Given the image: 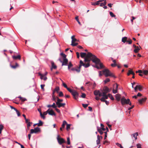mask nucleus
<instances>
[{"mask_svg": "<svg viewBox=\"0 0 148 148\" xmlns=\"http://www.w3.org/2000/svg\"><path fill=\"white\" fill-rule=\"evenodd\" d=\"M97 131L101 135L103 133L101 129L98 128L97 129Z\"/></svg>", "mask_w": 148, "mask_h": 148, "instance_id": "7c9ffc66", "label": "nucleus"}, {"mask_svg": "<svg viewBox=\"0 0 148 148\" xmlns=\"http://www.w3.org/2000/svg\"><path fill=\"white\" fill-rule=\"evenodd\" d=\"M63 100L62 99H60L58 98H57V102H58V103H60V102H62L63 101Z\"/></svg>", "mask_w": 148, "mask_h": 148, "instance_id": "37998d69", "label": "nucleus"}, {"mask_svg": "<svg viewBox=\"0 0 148 148\" xmlns=\"http://www.w3.org/2000/svg\"><path fill=\"white\" fill-rule=\"evenodd\" d=\"M51 70H52V69H56L57 68V66L54 64V62L53 61L51 62Z\"/></svg>", "mask_w": 148, "mask_h": 148, "instance_id": "6ab92c4d", "label": "nucleus"}, {"mask_svg": "<svg viewBox=\"0 0 148 148\" xmlns=\"http://www.w3.org/2000/svg\"><path fill=\"white\" fill-rule=\"evenodd\" d=\"M55 110H56V111L58 113H60V110L59 109H57V108H55Z\"/></svg>", "mask_w": 148, "mask_h": 148, "instance_id": "e2e57ef3", "label": "nucleus"}, {"mask_svg": "<svg viewBox=\"0 0 148 148\" xmlns=\"http://www.w3.org/2000/svg\"><path fill=\"white\" fill-rule=\"evenodd\" d=\"M67 143L68 145H70L71 143L70 141V139L69 137L67 138Z\"/></svg>", "mask_w": 148, "mask_h": 148, "instance_id": "4c0bfd02", "label": "nucleus"}, {"mask_svg": "<svg viewBox=\"0 0 148 148\" xmlns=\"http://www.w3.org/2000/svg\"><path fill=\"white\" fill-rule=\"evenodd\" d=\"M75 19L77 21L78 23L80 25H81V24L80 22H79V19H78V16H77L75 17Z\"/></svg>", "mask_w": 148, "mask_h": 148, "instance_id": "e433bc0d", "label": "nucleus"}, {"mask_svg": "<svg viewBox=\"0 0 148 148\" xmlns=\"http://www.w3.org/2000/svg\"><path fill=\"white\" fill-rule=\"evenodd\" d=\"M143 73L145 75H147L148 74V70H143Z\"/></svg>", "mask_w": 148, "mask_h": 148, "instance_id": "2f4dec72", "label": "nucleus"}, {"mask_svg": "<svg viewBox=\"0 0 148 148\" xmlns=\"http://www.w3.org/2000/svg\"><path fill=\"white\" fill-rule=\"evenodd\" d=\"M132 135L133 137L135 138V140L137 139V136L138 135V134L137 133H135L134 134Z\"/></svg>", "mask_w": 148, "mask_h": 148, "instance_id": "c756f323", "label": "nucleus"}, {"mask_svg": "<svg viewBox=\"0 0 148 148\" xmlns=\"http://www.w3.org/2000/svg\"><path fill=\"white\" fill-rule=\"evenodd\" d=\"M73 66V65L71 63V62H70L69 64V65H68V66L71 67Z\"/></svg>", "mask_w": 148, "mask_h": 148, "instance_id": "338daca9", "label": "nucleus"}, {"mask_svg": "<svg viewBox=\"0 0 148 148\" xmlns=\"http://www.w3.org/2000/svg\"><path fill=\"white\" fill-rule=\"evenodd\" d=\"M27 100V99H26V98H23V97H22L21 99V100L22 101H26Z\"/></svg>", "mask_w": 148, "mask_h": 148, "instance_id": "5fc2aeb1", "label": "nucleus"}, {"mask_svg": "<svg viewBox=\"0 0 148 148\" xmlns=\"http://www.w3.org/2000/svg\"><path fill=\"white\" fill-rule=\"evenodd\" d=\"M121 102L122 104L123 105L125 104H128L130 106L131 105V103L130 100L129 99H127V100L124 97H123L121 99Z\"/></svg>", "mask_w": 148, "mask_h": 148, "instance_id": "39448f33", "label": "nucleus"}, {"mask_svg": "<svg viewBox=\"0 0 148 148\" xmlns=\"http://www.w3.org/2000/svg\"><path fill=\"white\" fill-rule=\"evenodd\" d=\"M67 124V122L65 121H64L63 122V123L62 125V127L63 128H64L65 127V126Z\"/></svg>", "mask_w": 148, "mask_h": 148, "instance_id": "cd10ccee", "label": "nucleus"}, {"mask_svg": "<svg viewBox=\"0 0 148 148\" xmlns=\"http://www.w3.org/2000/svg\"><path fill=\"white\" fill-rule=\"evenodd\" d=\"M11 67L12 68L15 69L16 67V66L11 65Z\"/></svg>", "mask_w": 148, "mask_h": 148, "instance_id": "774afa93", "label": "nucleus"}, {"mask_svg": "<svg viewBox=\"0 0 148 148\" xmlns=\"http://www.w3.org/2000/svg\"><path fill=\"white\" fill-rule=\"evenodd\" d=\"M48 110H49V111H48V113L51 116H56V114L53 110L52 109L50 110L49 109Z\"/></svg>", "mask_w": 148, "mask_h": 148, "instance_id": "ddd939ff", "label": "nucleus"}, {"mask_svg": "<svg viewBox=\"0 0 148 148\" xmlns=\"http://www.w3.org/2000/svg\"><path fill=\"white\" fill-rule=\"evenodd\" d=\"M27 126L28 127H29L31 126V124H32V123L30 122H29L27 123Z\"/></svg>", "mask_w": 148, "mask_h": 148, "instance_id": "603ef678", "label": "nucleus"}, {"mask_svg": "<svg viewBox=\"0 0 148 148\" xmlns=\"http://www.w3.org/2000/svg\"><path fill=\"white\" fill-rule=\"evenodd\" d=\"M45 85L42 84L41 85V87L42 89L44 90V87L45 86Z\"/></svg>", "mask_w": 148, "mask_h": 148, "instance_id": "0e129e2a", "label": "nucleus"}, {"mask_svg": "<svg viewBox=\"0 0 148 148\" xmlns=\"http://www.w3.org/2000/svg\"><path fill=\"white\" fill-rule=\"evenodd\" d=\"M143 88V86L141 85H137L134 88V89L135 92L137 91V89H138L140 91H141L142 90Z\"/></svg>", "mask_w": 148, "mask_h": 148, "instance_id": "1a4fd4ad", "label": "nucleus"}, {"mask_svg": "<svg viewBox=\"0 0 148 148\" xmlns=\"http://www.w3.org/2000/svg\"><path fill=\"white\" fill-rule=\"evenodd\" d=\"M81 97L83 98H85L86 97V94L84 93H82Z\"/></svg>", "mask_w": 148, "mask_h": 148, "instance_id": "3c124183", "label": "nucleus"}, {"mask_svg": "<svg viewBox=\"0 0 148 148\" xmlns=\"http://www.w3.org/2000/svg\"><path fill=\"white\" fill-rule=\"evenodd\" d=\"M57 139L58 143L60 145L65 143V141L63 138H60L59 135H58Z\"/></svg>", "mask_w": 148, "mask_h": 148, "instance_id": "6e6552de", "label": "nucleus"}, {"mask_svg": "<svg viewBox=\"0 0 148 148\" xmlns=\"http://www.w3.org/2000/svg\"><path fill=\"white\" fill-rule=\"evenodd\" d=\"M92 60V62L96 64L95 67L98 69L103 68V66L102 63L100 62V60L95 55H93L90 52H88L86 57L85 58V62H90Z\"/></svg>", "mask_w": 148, "mask_h": 148, "instance_id": "f257e3e1", "label": "nucleus"}, {"mask_svg": "<svg viewBox=\"0 0 148 148\" xmlns=\"http://www.w3.org/2000/svg\"><path fill=\"white\" fill-rule=\"evenodd\" d=\"M73 96V97L75 99H77L78 98V94L76 91L74 90L71 93Z\"/></svg>", "mask_w": 148, "mask_h": 148, "instance_id": "9d476101", "label": "nucleus"}, {"mask_svg": "<svg viewBox=\"0 0 148 148\" xmlns=\"http://www.w3.org/2000/svg\"><path fill=\"white\" fill-rule=\"evenodd\" d=\"M102 137L99 135L97 136V140H96L97 144L98 145L100 143V139H102Z\"/></svg>", "mask_w": 148, "mask_h": 148, "instance_id": "f3484780", "label": "nucleus"}, {"mask_svg": "<svg viewBox=\"0 0 148 148\" xmlns=\"http://www.w3.org/2000/svg\"><path fill=\"white\" fill-rule=\"evenodd\" d=\"M135 48V49L134 50V51L135 53H137L140 50V48L138 47H136Z\"/></svg>", "mask_w": 148, "mask_h": 148, "instance_id": "a878e982", "label": "nucleus"}, {"mask_svg": "<svg viewBox=\"0 0 148 148\" xmlns=\"http://www.w3.org/2000/svg\"><path fill=\"white\" fill-rule=\"evenodd\" d=\"M36 124L38 126H41L42 125L43 123L41 120H39V123H36Z\"/></svg>", "mask_w": 148, "mask_h": 148, "instance_id": "c85d7f7f", "label": "nucleus"}, {"mask_svg": "<svg viewBox=\"0 0 148 148\" xmlns=\"http://www.w3.org/2000/svg\"><path fill=\"white\" fill-rule=\"evenodd\" d=\"M127 37H125L122 38V41L123 42L125 43L127 40Z\"/></svg>", "mask_w": 148, "mask_h": 148, "instance_id": "473e14b6", "label": "nucleus"}, {"mask_svg": "<svg viewBox=\"0 0 148 148\" xmlns=\"http://www.w3.org/2000/svg\"><path fill=\"white\" fill-rule=\"evenodd\" d=\"M96 96V97H95V99L97 100H98L100 99L99 97H99H99H98V96Z\"/></svg>", "mask_w": 148, "mask_h": 148, "instance_id": "bf43d9fd", "label": "nucleus"}, {"mask_svg": "<svg viewBox=\"0 0 148 148\" xmlns=\"http://www.w3.org/2000/svg\"><path fill=\"white\" fill-rule=\"evenodd\" d=\"M56 104L58 108H60L61 107H64L65 105V103H58V102H56Z\"/></svg>", "mask_w": 148, "mask_h": 148, "instance_id": "a211bd4d", "label": "nucleus"}, {"mask_svg": "<svg viewBox=\"0 0 148 148\" xmlns=\"http://www.w3.org/2000/svg\"><path fill=\"white\" fill-rule=\"evenodd\" d=\"M79 65L78 69H75V71L77 73H79L80 71V68L82 66H84L85 68H86L89 67L90 66V63L88 62L86 64H84L82 60L79 62Z\"/></svg>", "mask_w": 148, "mask_h": 148, "instance_id": "7ed1b4c3", "label": "nucleus"}, {"mask_svg": "<svg viewBox=\"0 0 148 148\" xmlns=\"http://www.w3.org/2000/svg\"><path fill=\"white\" fill-rule=\"evenodd\" d=\"M103 72L104 74L105 75L106 77H107L108 76H112L114 77V75L108 69H105L104 70Z\"/></svg>", "mask_w": 148, "mask_h": 148, "instance_id": "20e7f679", "label": "nucleus"}, {"mask_svg": "<svg viewBox=\"0 0 148 148\" xmlns=\"http://www.w3.org/2000/svg\"><path fill=\"white\" fill-rule=\"evenodd\" d=\"M59 60L60 62L62 63V66L67 65L68 60L67 58H64L63 62H62L60 59H59Z\"/></svg>", "mask_w": 148, "mask_h": 148, "instance_id": "f8f14e48", "label": "nucleus"}, {"mask_svg": "<svg viewBox=\"0 0 148 148\" xmlns=\"http://www.w3.org/2000/svg\"><path fill=\"white\" fill-rule=\"evenodd\" d=\"M75 36L73 35L71 37L72 41L71 45L72 46H76L78 44V43L76 42L77 40L74 38Z\"/></svg>", "mask_w": 148, "mask_h": 148, "instance_id": "423d86ee", "label": "nucleus"}, {"mask_svg": "<svg viewBox=\"0 0 148 148\" xmlns=\"http://www.w3.org/2000/svg\"><path fill=\"white\" fill-rule=\"evenodd\" d=\"M76 53L77 55V57L78 58H79V53L78 52H77Z\"/></svg>", "mask_w": 148, "mask_h": 148, "instance_id": "69168bd1", "label": "nucleus"}, {"mask_svg": "<svg viewBox=\"0 0 148 148\" xmlns=\"http://www.w3.org/2000/svg\"><path fill=\"white\" fill-rule=\"evenodd\" d=\"M137 148H141V145L140 144H138L136 145Z\"/></svg>", "mask_w": 148, "mask_h": 148, "instance_id": "6e6d98bb", "label": "nucleus"}, {"mask_svg": "<svg viewBox=\"0 0 148 148\" xmlns=\"http://www.w3.org/2000/svg\"><path fill=\"white\" fill-rule=\"evenodd\" d=\"M39 75L40 76L41 79H43L44 81H45L47 79V78L45 75H44L40 73H39Z\"/></svg>", "mask_w": 148, "mask_h": 148, "instance_id": "2eb2a0df", "label": "nucleus"}, {"mask_svg": "<svg viewBox=\"0 0 148 148\" xmlns=\"http://www.w3.org/2000/svg\"><path fill=\"white\" fill-rule=\"evenodd\" d=\"M106 4V1H104V2L103 3H101L100 4V6H102L103 5H105Z\"/></svg>", "mask_w": 148, "mask_h": 148, "instance_id": "f704fd0d", "label": "nucleus"}, {"mask_svg": "<svg viewBox=\"0 0 148 148\" xmlns=\"http://www.w3.org/2000/svg\"><path fill=\"white\" fill-rule=\"evenodd\" d=\"M118 88V85L117 84H115L113 86V89L112 92L113 93L115 94L117 93V89Z\"/></svg>", "mask_w": 148, "mask_h": 148, "instance_id": "9b49d317", "label": "nucleus"}, {"mask_svg": "<svg viewBox=\"0 0 148 148\" xmlns=\"http://www.w3.org/2000/svg\"><path fill=\"white\" fill-rule=\"evenodd\" d=\"M59 87H56V88H55L54 90L53 91V95H54V92H55V91H56L57 92H58V91H59Z\"/></svg>", "mask_w": 148, "mask_h": 148, "instance_id": "72a5a7b5", "label": "nucleus"}, {"mask_svg": "<svg viewBox=\"0 0 148 148\" xmlns=\"http://www.w3.org/2000/svg\"><path fill=\"white\" fill-rule=\"evenodd\" d=\"M110 81V79L109 78H106L105 80L104 81V82L105 83H106L109 82Z\"/></svg>", "mask_w": 148, "mask_h": 148, "instance_id": "79ce46f5", "label": "nucleus"}, {"mask_svg": "<svg viewBox=\"0 0 148 148\" xmlns=\"http://www.w3.org/2000/svg\"><path fill=\"white\" fill-rule=\"evenodd\" d=\"M107 96L108 97H108H109L111 100H114V98L110 94H108Z\"/></svg>", "mask_w": 148, "mask_h": 148, "instance_id": "b1692460", "label": "nucleus"}, {"mask_svg": "<svg viewBox=\"0 0 148 148\" xmlns=\"http://www.w3.org/2000/svg\"><path fill=\"white\" fill-rule=\"evenodd\" d=\"M15 111L16 113V114L18 116H19L20 115V114L19 112L17 110H16Z\"/></svg>", "mask_w": 148, "mask_h": 148, "instance_id": "09e8293b", "label": "nucleus"}, {"mask_svg": "<svg viewBox=\"0 0 148 148\" xmlns=\"http://www.w3.org/2000/svg\"><path fill=\"white\" fill-rule=\"evenodd\" d=\"M87 55V54L86 55V53H85L81 52L80 53L81 57L82 58H84V57L86 56V57L84 58H85L86 57Z\"/></svg>", "mask_w": 148, "mask_h": 148, "instance_id": "4be33fe9", "label": "nucleus"}, {"mask_svg": "<svg viewBox=\"0 0 148 148\" xmlns=\"http://www.w3.org/2000/svg\"><path fill=\"white\" fill-rule=\"evenodd\" d=\"M105 137L104 138V139H106L107 137V133L106 132H105Z\"/></svg>", "mask_w": 148, "mask_h": 148, "instance_id": "13d9d810", "label": "nucleus"}, {"mask_svg": "<svg viewBox=\"0 0 148 148\" xmlns=\"http://www.w3.org/2000/svg\"><path fill=\"white\" fill-rule=\"evenodd\" d=\"M51 107H53V108H56L57 107V106L54 103L53 104L51 105Z\"/></svg>", "mask_w": 148, "mask_h": 148, "instance_id": "c03bdc74", "label": "nucleus"}, {"mask_svg": "<svg viewBox=\"0 0 148 148\" xmlns=\"http://www.w3.org/2000/svg\"><path fill=\"white\" fill-rule=\"evenodd\" d=\"M109 89L106 86H104L102 90H95L94 91V94L95 96H99V97H104L106 99H108L107 93L109 92Z\"/></svg>", "mask_w": 148, "mask_h": 148, "instance_id": "f03ea898", "label": "nucleus"}, {"mask_svg": "<svg viewBox=\"0 0 148 148\" xmlns=\"http://www.w3.org/2000/svg\"><path fill=\"white\" fill-rule=\"evenodd\" d=\"M59 95L60 97H62L63 96V92H60L59 93Z\"/></svg>", "mask_w": 148, "mask_h": 148, "instance_id": "de8ad7c7", "label": "nucleus"}, {"mask_svg": "<svg viewBox=\"0 0 148 148\" xmlns=\"http://www.w3.org/2000/svg\"><path fill=\"white\" fill-rule=\"evenodd\" d=\"M110 14L112 17H115L116 16L115 15H114V14L112 12H110Z\"/></svg>", "mask_w": 148, "mask_h": 148, "instance_id": "58836bf2", "label": "nucleus"}, {"mask_svg": "<svg viewBox=\"0 0 148 148\" xmlns=\"http://www.w3.org/2000/svg\"><path fill=\"white\" fill-rule=\"evenodd\" d=\"M130 74H132L133 75H135V73L133 72L132 69H130V70H129L128 72L127 73V75L128 76H129Z\"/></svg>", "mask_w": 148, "mask_h": 148, "instance_id": "aec40b11", "label": "nucleus"}, {"mask_svg": "<svg viewBox=\"0 0 148 148\" xmlns=\"http://www.w3.org/2000/svg\"><path fill=\"white\" fill-rule=\"evenodd\" d=\"M38 111L39 112H40V116L41 117V118H43V119H45V117L44 116L42 112H41V110L40 109H39V108H38Z\"/></svg>", "mask_w": 148, "mask_h": 148, "instance_id": "412c9836", "label": "nucleus"}, {"mask_svg": "<svg viewBox=\"0 0 148 148\" xmlns=\"http://www.w3.org/2000/svg\"><path fill=\"white\" fill-rule=\"evenodd\" d=\"M108 99H106L104 97H102L100 99V100L102 102H105L106 105H108L109 103V102L106 100Z\"/></svg>", "mask_w": 148, "mask_h": 148, "instance_id": "4468645a", "label": "nucleus"}, {"mask_svg": "<svg viewBox=\"0 0 148 148\" xmlns=\"http://www.w3.org/2000/svg\"><path fill=\"white\" fill-rule=\"evenodd\" d=\"M48 110H47L45 112L43 113V114H42L44 116L46 115L47 113H48Z\"/></svg>", "mask_w": 148, "mask_h": 148, "instance_id": "864d4df0", "label": "nucleus"}, {"mask_svg": "<svg viewBox=\"0 0 148 148\" xmlns=\"http://www.w3.org/2000/svg\"><path fill=\"white\" fill-rule=\"evenodd\" d=\"M3 125L0 124V129L2 130L3 129Z\"/></svg>", "mask_w": 148, "mask_h": 148, "instance_id": "680f3d73", "label": "nucleus"}, {"mask_svg": "<svg viewBox=\"0 0 148 148\" xmlns=\"http://www.w3.org/2000/svg\"><path fill=\"white\" fill-rule=\"evenodd\" d=\"M92 5H98L99 4V1H97L95 3L92 2L91 3Z\"/></svg>", "mask_w": 148, "mask_h": 148, "instance_id": "bb28decb", "label": "nucleus"}, {"mask_svg": "<svg viewBox=\"0 0 148 148\" xmlns=\"http://www.w3.org/2000/svg\"><path fill=\"white\" fill-rule=\"evenodd\" d=\"M126 41L127 42H128L129 44H131L132 42V41L131 40H127Z\"/></svg>", "mask_w": 148, "mask_h": 148, "instance_id": "052dcab7", "label": "nucleus"}, {"mask_svg": "<svg viewBox=\"0 0 148 148\" xmlns=\"http://www.w3.org/2000/svg\"><path fill=\"white\" fill-rule=\"evenodd\" d=\"M61 55L64 58H66V55L63 53H61Z\"/></svg>", "mask_w": 148, "mask_h": 148, "instance_id": "49530a36", "label": "nucleus"}, {"mask_svg": "<svg viewBox=\"0 0 148 148\" xmlns=\"http://www.w3.org/2000/svg\"><path fill=\"white\" fill-rule=\"evenodd\" d=\"M82 105L83 106L84 108H86L88 105V104H82Z\"/></svg>", "mask_w": 148, "mask_h": 148, "instance_id": "8fccbe9b", "label": "nucleus"}, {"mask_svg": "<svg viewBox=\"0 0 148 148\" xmlns=\"http://www.w3.org/2000/svg\"><path fill=\"white\" fill-rule=\"evenodd\" d=\"M12 58L14 60H16L17 59H20L21 56L19 55H18L17 56H12Z\"/></svg>", "mask_w": 148, "mask_h": 148, "instance_id": "393cba45", "label": "nucleus"}, {"mask_svg": "<svg viewBox=\"0 0 148 148\" xmlns=\"http://www.w3.org/2000/svg\"><path fill=\"white\" fill-rule=\"evenodd\" d=\"M111 65L112 67H114L117 66V64H116L113 63L111 64Z\"/></svg>", "mask_w": 148, "mask_h": 148, "instance_id": "4d7b16f0", "label": "nucleus"}, {"mask_svg": "<svg viewBox=\"0 0 148 148\" xmlns=\"http://www.w3.org/2000/svg\"><path fill=\"white\" fill-rule=\"evenodd\" d=\"M116 145H117L118 146H119V147H120L121 148H123V147L121 145V144H119V143H116Z\"/></svg>", "mask_w": 148, "mask_h": 148, "instance_id": "a18cd8bd", "label": "nucleus"}, {"mask_svg": "<svg viewBox=\"0 0 148 148\" xmlns=\"http://www.w3.org/2000/svg\"><path fill=\"white\" fill-rule=\"evenodd\" d=\"M40 129L39 127H37L35 128L34 129H31L30 130V134L35 133L36 134L40 132Z\"/></svg>", "mask_w": 148, "mask_h": 148, "instance_id": "0eeeda50", "label": "nucleus"}, {"mask_svg": "<svg viewBox=\"0 0 148 148\" xmlns=\"http://www.w3.org/2000/svg\"><path fill=\"white\" fill-rule=\"evenodd\" d=\"M146 99V98H142L141 99H138V101L140 104H142L143 102L145 101Z\"/></svg>", "mask_w": 148, "mask_h": 148, "instance_id": "dca6fc26", "label": "nucleus"}, {"mask_svg": "<svg viewBox=\"0 0 148 148\" xmlns=\"http://www.w3.org/2000/svg\"><path fill=\"white\" fill-rule=\"evenodd\" d=\"M66 89L71 93L74 90H72L68 87H67V88H66Z\"/></svg>", "mask_w": 148, "mask_h": 148, "instance_id": "ea45409f", "label": "nucleus"}, {"mask_svg": "<svg viewBox=\"0 0 148 148\" xmlns=\"http://www.w3.org/2000/svg\"><path fill=\"white\" fill-rule=\"evenodd\" d=\"M66 125V129L67 130H69L70 129L71 125L68 124L67 123Z\"/></svg>", "mask_w": 148, "mask_h": 148, "instance_id": "c9c22d12", "label": "nucleus"}, {"mask_svg": "<svg viewBox=\"0 0 148 148\" xmlns=\"http://www.w3.org/2000/svg\"><path fill=\"white\" fill-rule=\"evenodd\" d=\"M115 97L118 101H119L121 98L120 95L119 94H117L115 95Z\"/></svg>", "mask_w": 148, "mask_h": 148, "instance_id": "5701e85b", "label": "nucleus"}, {"mask_svg": "<svg viewBox=\"0 0 148 148\" xmlns=\"http://www.w3.org/2000/svg\"><path fill=\"white\" fill-rule=\"evenodd\" d=\"M61 80L62 81V85H63V86L66 88H67V85H66V84L65 83H64L63 81L61 79Z\"/></svg>", "mask_w": 148, "mask_h": 148, "instance_id": "a19ab883", "label": "nucleus"}]
</instances>
